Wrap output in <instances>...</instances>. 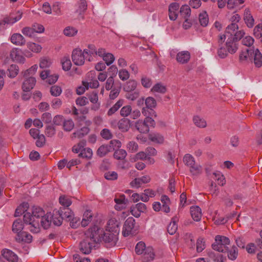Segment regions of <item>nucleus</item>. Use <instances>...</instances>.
<instances>
[{
    "label": "nucleus",
    "instance_id": "nucleus-54",
    "mask_svg": "<svg viewBox=\"0 0 262 262\" xmlns=\"http://www.w3.org/2000/svg\"><path fill=\"white\" fill-rule=\"evenodd\" d=\"M142 114L146 117H157L156 112L152 108L149 109L147 107H143L142 109Z\"/></svg>",
    "mask_w": 262,
    "mask_h": 262
},
{
    "label": "nucleus",
    "instance_id": "nucleus-10",
    "mask_svg": "<svg viewBox=\"0 0 262 262\" xmlns=\"http://www.w3.org/2000/svg\"><path fill=\"white\" fill-rule=\"evenodd\" d=\"M146 206L143 203H139L131 208L130 212L133 215L136 217L140 216L141 212H144L146 210Z\"/></svg>",
    "mask_w": 262,
    "mask_h": 262
},
{
    "label": "nucleus",
    "instance_id": "nucleus-48",
    "mask_svg": "<svg viewBox=\"0 0 262 262\" xmlns=\"http://www.w3.org/2000/svg\"><path fill=\"white\" fill-rule=\"evenodd\" d=\"M126 156V151L122 149H117L114 153V157L117 160H124Z\"/></svg>",
    "mask_w": 262,
    "mask_h": 262
},
{
    "label": "nucleus",
    "instance_id": "nucleus-9",
    "mask_svg": "<svg viewBox=\"0 0 262 262\" xmlns=\"http://www.w3.org/2000/svg\"><path fill=\"white\" fill-rule=\"evenodd\" d=\"M180 5L177 3H172L170 4L168 8L169 18L171 20H175L178 15V10Z\"/></svg>",
    "mask_w": 262,
    "mask_h": 262
},
{
    "label": "nucleus",
    "instance_id": "nucleus-63",
    "mask_svg": "<svg viewBox=\"0 0 262 262\" xmlns=\"http://www.w3.org/2000/svg\"><path fill=\"white\" fill-rule=\"evenodd\" d=\"M253 34L257 38H262V23L256 25L253 30Z\"/></svg>",
    "mask_w": 262,
    "mask_h": 262
},
{
    "label": "nucleus",
    "instance_id": "nucleus-53",
    "mask_svg": "<svg viewBox=\"0 0 262 262\" xmlns=\"http://www.w3.org/2000/svg\"><path fill=\"white\" fill-rule=\"evenodd\" d=\"M227 252H228V257L229 259L234 260H235L238 255V250L237 248L233 246L230 250H228Z\"/></svg>",
    "mask_w": 262,
    "mask_h": 262
},
{
    "label": "nucleus",
    "instance_id": "nucleus-19",
    "mask_svg": "<svg viewBox=\"0 0 262 262\" xmlns=\"http://www.w3.org/2000/svg\"><path fill=\"white\" fill-rule=\"evenodd\" d=\"M244 19L248 28H251L253 27L254 25V19L249 9H246L245 10Z\"/></svg>",
    "mask_w": 262,
    "mask_h": 262
},
{
    "label": "nucleus",
    "instance_id": "nucleus-41",
    "mask_svg": "<svg viewBox=\"0 0 262 262\" xmlns=\"http://www.w3.org/2000/svg\"><path fill=\"white\" fill-rule=\"evenodd\" d=\"M199 20L201 25L203 27L207 26L209 22L208 14L206 11H203L199 15Z\"/></svg>",
    "mask_w": 262,
    "mask_h": 262
},
{
    "label": "nucleus",
    "instance_id": "nucleus-52",
    "mask_svg": "<svg viewBox=\"0 0 262 262\" xmlns=\"http://www.w3.org/2000/svg\"><path fill=\"white\" fill-rule=\"evenodd\" d=\"M166 88L161 83L156 84L151 89V91L164 94L166 92Z\"/></svg>",
    "mask_w": 262,
    "mask_h": 262
},
{
    "label": "nucleus",
    "instance_id": "nucleus-23",
    "mask_svg": "<svg viewBox=\"0 0 262 262\" xmlns=\"http://www.w3.org/2000/svg\"><path fill=\"white\" fill-rule=\"evenodd\" d=\"M11 41L17 46H23L26 43L25 39L19 33L13 34L11 37Z\"/></svg>",
    "mask_w": 262,
    "mask_h": 262
},
{
    "label": "nucleus",
    "instance_id": "nucleus-14",
    "mask_svg": "<svg viewBox=\"0 0 262 262\" xmlns=\"http://www.w3.org/2000/svg\"><path fill=\"white\" fill-rule=\"evenodd\" d=\"M190 58V54L187 51H181L177 53L176 56L177 61L181 64L187 63Z\"/></svg>",
    "mask_w": 262,
    "mask_h": 262
},
{
    "label": "nucleus",
    "instance_id": "nucleus-51",
    "mask_svg": "<svg viewBox=\"0 0 262 262\" xmlns=\"http://www.w3.org/2000/svg\"><path fill=\"white\" fill-rule=\"evenodd\" d=\"M137 86V83L135 80H129L124 85L123 89L126 92H131L135 90Z\"/></svg>",
    "mask_w": 262,
    "mask_h": 262
},
{
    "label": "nucleus",
    "instance_id": "nucleus-12",
    "mask_svg": "<svg viewBox=\"0 0 262 262\" xmlns=\"http://www.w3.org/2000/svg\"><path fill=\"white\" fill-rule=\"evenodd\" d=\"M3 257L10 262H17L18 259L17 255L9 249H4L2 251Z\"/></svg>",
    "mask_w": 262,
    "mask_h": 262
},
{
    "label": "nucleus",
    "instance_id": "nucleus-64",
    "mask_svg": "<svg viewBox=\"0 0 262 262\" xmlns=\"http://www.w3.org/2000/svg\"><path fill=\"white\" fill-rule=\"evenodd\" d=\"M132 107L129 105L123 106L120 110V115L122 117H127L132 113Z\"/></svg>",
    "mask_w": 262,
    "mask_h": 262
},
{
    "label": "nucleus",
    "instance_id": "nucleus-6",
    "mask_svg": "<svg viewBox=\"0 0 262 262\" xmlns=\"http://www.w3.org/2000/svg\"><path fill=\"white\" fill-rule=\"evenodd\" d=\"M86 55L80 49H75L73 50L72 53V59L73 63L77 66L83 65L86 59Z\"/></svg>",
    "mask_w": 262,
    "mask_h": 262
},
{
    "label": "nucleus",
    "instance_id": "nucleus-4",
    "mask_svg": "<svg viewBox=\"0 0 262 262\" xmlns=\"http://www.w3.org/2000/svg\"><path fill=\"white\" fill-rule=\"evenodd\" d=\"M135 223V220L132 217L127 218L125 221L122 230V234L124 237L136 233Z\"/></svg>",
    "mask_w": 262,
    "mask_h": 262
},
{
    "label": "nucleus",
    "instance_id": "nucleus-38",
    "mask_svg": "<svg viewBox=\"0 0 262 262\" xmlns=\"http://www.w3.org/2000/svg\"><path fill=\"white\" fill-rule=\"evenodd\" d=\"M123 100H119L107 112V115L110 116L115 114L123 105Z\"/></svg>",
    "mask_w": 262,
    "mask_h": 262
},
{
    "label": "nucleus",
    "instance_id": "nucleus-30",
    "mask_svg": "<svg viewBox=\"0 0 262 262\" xmlns=\"http://www.w3.org/2000/svg\"><path fill=\"white\" fill-rule=\"evenodd\" d=\"M11 59L18 62L24 63L25 61V58L20 55L17 50H13L11 52L10 55Z\"/></svg>",
    "mask_w": 262,
    "mask_h": 262
},
{
    "label": "nucleus",
    "instance_id": "nucleus-43",
    "mask_svg": "<svg viewBox=\"0 0 262 262\" xmlns=\"http://www.w3.org/2000/svg\"><path fill=\"white\" fill-rule=\"evenodd\" d=\"M61 63L64 71H68L71 69L72 63L69 57H63L61 59Z\"/></svg>",
    "mask_w": 262,
    "mask_h": 262
},
{
    "label": "nucleus",
    "instance_id": "nucleus-35",
    "mask_svg": "<svg viewBox=\"0 0 262 262\" xmlns=\"http://www.w3.org/2000/svg\"><path fill=\"white\" fill-rule=\"evenodd\" d=\"M111 151V147L110 146H108V145H102L98 148L97 151V154L100 157H103Z\"/></svg>",
    "mask_w": 262,
    "mask_h": 262
},
{
    "label": "nucleus",
    "instance_id": "nucleus-56",
    "mask_svg": "<svg viewBox=\"0 0 262 262\" xmlns=\"http://www.w3.org/2000/svg\"><path fill=\"white\" fill-rule=\"evenodd\" d=\"M55 133L56 129L53 125H49L46 127L45 134L48 137H53Z\"/></svg>",
    "mask_w": 262,
    "mask_h": 262
},
{
    "label": "nucleus",
    "instance_id": "nucleus-50",
    "mask_svg": "<svg viewBox=\"0 0 262 262\" xmlns=\"http://www.w3.org/2000/svg\"><path fill=\"white\" fill-rule=\"evenodd\" d=\"M59 202L63 206L62 207H68L72 204V201L70 198L66 195L60 196L59 199Z\"/></svg>",
    "mask_w": 262,
    "mask_h": 262
},
{
    "label": "nucleus",
    "instance_id": "nucleus-29",
    "mask_svg": "<svg viewBox=\"0 0 262 262\" xmlns=\"http://www.w3.org/2000/svg\"><path fill=\"white\" fill-rule=\"evenodd\" d=\"M32 214L33 219L36 218L37 219V221H38V219H39L40 217H41L43 215H45V211L40 207L34 206L32 209Z\"/></svg>",
    "mask_w": 262,
    "mask_h": 262
},
{
    "label": "nucleus",
    "instance_id": "nucleus-33",
    "mask_svg": "<svg viewBox=\"0 0 262 262\" xmlns=\"http://www.w3.org/2000/svg\"><path fill=\"white\" fill-rule=\"evenodd\" d=\"M24 228V225L21 220L20 219L16 220L12 225V231L13 232L18 234L22 232V230Z\"/></svg>",
    "mask_w": 262,
    "mask_h": 262
},
{
    "label": "nucleus",
    "instance_id": "nucleus-58",
    "mask_svg": "<svg viewBox=\"0 0 262 262\" xmlns=\"http://www.w3.org/2000/svg\"><path fill=\"white\" fill-rule=\"evenodd\" d=\"M74 126V123L72 119L63 121V128L64 130L70 132L73 128Z\"/></svg>",
    "mask_w": 262,
    "mask_h": 262
},
{
    "label": "nucleus",
    "instance_id": "nucleus-24",
    "mask_svg": "<svg viewBox=\"0 0 262 262\" xmlns=\"http://www.w3.org/2000/svg\"><path fill=\"white\" fill-rule=\"evenodd\" d=\"M114 201L116 203L115 206V209L120 210L125 208L127 201L125 200V195L122 194L119 198H115Z\"/></svg>",
    "mask_w": 262,
    "mask_h": 262
},
{
    "label": "nucleus",
    "instance_id": "nucleus-40",
    "mask_svg": "<svg viewBox=\"0 0 262 262\" xmlns=\"http://www.w3.org/2000/svg\"><path fill=\"white\" fill-rule=\"evenodd\" d=\"M89 132V128L87 127L81 128L80 130L73 133L72 138H81L87 135Z\"/></svg>",
    "mask_w": 262,
    "mask_h": 262
},
{
    "label": "nucleus",
    "instance_id": "nucleus-44",
    "mask_svg": "<svg viewBox=\"0 0 262 262\" xmlns=\"http://www.w3.org/2000/svg\"><path fill=\"white\" fill-rule=\"evenodd\" d=\"M145 244L143 242H138L135 247V252L138 255L143 254L146 249Z\"/></svg>",
    "mask_w": 262,
    "mask_h": 262
},
{
    "label": "nucleus",
    "instance_id": "nucleus-13",
    "mask_svg": "<svg viewBox=\"0 0 262 262\" xmlns=\"http://www.w3.org/2000/svg\"><path fill=\"white\" fill-rule=\"evenodd\" d=\"M15 239L18 243H30L32 240V236L28 232L23 231L17 234Z\"/></svg>",
    "mask_w": 262,
    "mask_h": 262
},
{
    "label": "nucleus",
    "instance_id": "nucleus-59",
    "mask_svg": "<svg viewBox=\"0 0 262 262\" xmlns=\"http://www.w3.org/2000/svg\"><path fill=\"white\" fill-rule=\"evenodd\" d=\"M183 161L185 164L189 167L192 166L195 163L194 158L189 154H186L184 156Z\"/></svg>",
    "mask_w": 262,
    "mask_h": 262
},
{
    "label": "nucleus",
    "instance_id": "nucleus-17",
    "mask_svg": "<svg viewBox=\"0 0 262 262\" xmlns=\"http://www.w3.org/2000/svg\"><path fill=\"white\" fill-rule=\"evenodd\" d=\"M62 211L63 212L62 210H54L53 212V214L52 216V220L53 221V223L55 226H60L62 224V220L63 219L62 218L61 214Z\"/></svg>",
    "mask_w": 262,
    "mask_h": 262
},
{
    "label": "nucleus",
    "instance_id": "nucleus-55",
    "mask_svg": "<svg viewBox=\"0 0 262 262\" xmlns=\"http://www.w3.org/2000/svg\"><path fill=\"white\" fill-rule=\"evenodd\" d=\"M145 103L146 104V107L149 109H153L156 107L157 105V102L155 98L151 97H147L145 100Z\"/></svg>",
    "mask_w": 262,
    "mask_h": 262
},
{
    "label": "nucleus",
    "instance_id": "nucleus-26",
    "mask_svg": "<svg viewBox=\"0 0 262 262\" xmlns=\"http://www.w3.org/2000/svg\"><path fill=\"white\" fill-rule=\"evenodd\" d=\"M178 221H179L178 217L177 216H175L172 218L171 222L168 225L167 232L170 235H173L176 232V231L178 229V226L176 223Z\"/></svg>",
    "mask_w": 262,
    "mask_h": 262
},
{
    "label": "nucleus",
    "instance_id": "nucleus-49",
    "mask_svg": "<svg viewBox=\"0 0 262 262\" xmlns=\"http://www.w3.org/2000/svg\"><path fill=\"white\" fill-rule=\"evenodd\" d=\"M93 155V152L91 148H83L82 150L80 152L78 156L82 158H85L86 159H90L92 158Z\"/></svg>",
    "mask_w": 262,
    "mask_h": 262
},
{
    "label": "nucleus",
    "instance_id": "nucleus-1",
    "mask_svg": "<svg viewBox=\"0 0 262 262\" xmlns=\"http://www.w3.org/2000/svg\"><path fill=\"white\" fill-rule=\"evenodd\" d=\"M97 231L98 226H94L85 231V237L79 244V249L82 253L89 254L95 244L99 243L100 238Z\"/></svg>",
    "mask_w": 262,
    "mask_h": 262
},
{
    "label": "nucleus",
    "instance_id": "nucleus-45",
    "mask_svg": "<svg viewBox=\"0 0 262 262\" xmlns=\"http://www.w3.org/2000/svg\"><path fill=\"white\" fill-rule=\"evenodd\" d=\"M191 13V10L189 6L183 5L180 10V15L183 17L185 19L188 18Z\"/></svg>",
    "mask_w": 262,
    "mask_h": 262
},
{
    "label": "nucleus",
    "instance_id": "nucleus-46",
    "mask_svg": "<svg viewBox=\"0 0 262 262\" xmlns=\"http://www.w3.org/2000/svg\"><path fill=\"white\" fill-rule=\"evenodd\" d=\"M19 68L16 64H11L8 69L9 77L14 78L18 74Z\"/></svg>",
    "mask_w": 262,
    "mask_h": 262
},
{
    "label": "nucleus",
    "instance_id": "nucleus-3",
    "mask_svg": "<svg viewBox=\"0 0 262 262\" xmlns=\"http://www.w3.org/2000/svg\"><path fill=\"white\" fill-rule=\"evenodd\" d=\"M215 242L212 245L213 250L219 252L225 253L228 250L227 245L230 244V239L224 236L217 235L215 238Z\"/></svg>",
    "mask_w": 262,
    "mask_h": 262
},
{
    "label": "nucleus",
    "instance_id": "nucleus-2",
    "mask_svg": "<svg viewBox=\"0 0 262 262\" xmlns=\"http://www.w3.org/2000/svg\"><path fill=\"white\" fill-rule=\"evenodd\" d=\"M98 232H99V236L100 238V242L103 241L106 244L107 247H111L116 245L118 238V234L110 232L108 231L103 230L98 227Z\"/></svg>",
    "mask_w": 262,
    "mask_h": 262
},
{
    "label": "nucleus",
    "instance_id": "nucleus-7",
    "mask_svg": "<svg viewBox=\"0 0 262 262\" xmlns=\"http://www.w3.org/2000/svg\"><path fill=\"white\" fill-rule=\"evenodd\" d=\"M120 224V222L115 218H112L108 220L105 230L119 234Z\"/></svg>",
    "mask_w": 262,
    "mask_h": 262
},
{
    "label": "nucleus",
    "instance_id": "nucleus-27",
    "mask_svg": "<svg viewBox=\"0 0 262 262\" xmlns=\"http://www.w3.org/2000/svg\"><path fill=\"white\" fill-rule=\"evenodd\" d=\"M154 249L151 247H147L144 253V257L142 262H149L152 260L155 257Z\"/></svg>",
    "mask_w": 262,
    "mask_h": 262
},
{
    "label": "nucleus",
    "instance_id": "nucleus-16",
    "mask_svg": "<svg viewBox=\"0 0 262 262\" xmlns=\"http://www.w3.org/2000/svg\"><path fill=\"white\" fill-rule=\"evenodd\" d=\"M226 49L228 53L234 54L238 49L237 42L228 37L226 42Z\"/></svg>",
    "mask_w": 262,
    "mask_h": 262
},
{
    "label": "nucleus",
    "instance_id": "nucleus-42",
    "mask_svg": "<svg viewBox=\"0 0 262 262\" xmlns=\"http://www.w3.org/2000/svg\"><path fill=\"white\" fill-rule=\"evenodd\" d=\"M92 218V213L91 211L86 210L84 212L83 216V219L81 221L82 226L85 227L89 224V223L91 221Z\"/></svg>",
    "mask_w": 262,
    "mask_h": 262
},
{
    "label": "nucleus",
    "instance_id": "nucleus-31",
    "mask_svg": "<svg viewBox=\"0 0 262 262\" xmlns=\"http://www.w3.org/2000/svg\"><path fill=\"white\" fill-rule=\"evenodd\" d=\"M148 138L151 141L159 144L163 143L164 141V137L157 133L149 134Z\"/></svg>",
    "mask_w": 262,
    "mask_h": 262
},
{
    "label": "nucleus",
    "instance_id": "nucleus-8",
    "mask_svg": "<svg viewBox=\"0 0 262 262\" xmlns=\"http://www.w3.org/2000/svg\"><path fill=\"white\" fill-rule=\"evenodd\" d=\"M26 79L22 84V89L24 92H29L34 87L36 83V79L33 77H25Z\"/></svg>",
    "mask_w": 262,
    "mask_h": 262
},
{
    "label": "nucleus",
    "instance_id": "nucleus-60",
    "mask_svg": "<svg viewBox=\"0 0 262 262\" xmlns=\"http://www.w3.org/2000/svg\"><path fill=\"white\" fill-rule=\"evenodd\" d=\"M126 148L129 152H135L138 150V145L135 141H129L126 145Z\"/></svg>",
    "mask_w": 262,
    "mask_h": 262
},
{
    "label": "nucleus",
    "instance_id": "nucleus-37",
    "mask_svg": "<svg viewBox=\"0 0 262 262\" xmlns=\"http://www.w3.org/2000/svg\"><path fill=\"white\" fill-rule=\"evenodd\" d=\"M238 29V25L236 23H232L226 28L225 33L228 38L231 37Z\"/></svg>",
    "mask_w": 262,
    "mask_h": 262
},
{
    "label": "nucleus",
    "instance_id": "nucleus-22",
    "mask_svg": "<svg viewBox=\"0 0 262 262\" xmlns=\"http://www.w3.org/2000/svg\"><path fill=\"white\" fill-rule=\"evenodd\" d=\"M207 255L209 257L215 262H224L226 260V256L219 253H215L213 251H208Z\"/></svg>",
    "mask_w": 262,
    "mask_h": 262
},
{
    "label": "nucleus",
    "instance_id": "nucleus-25",
    "mask_svg": "<svg viewBox=\"0 0 262 262\" xmlns=\"http://www.w3.org/2000/svg\"><path fill=\"white\" fill-rule=\"evenodd\" d=\"M190 213L194 221L196 222L200 221L202 217V211L199 206L191 207L190 208Z\"/></svg>",
    "mask_w": 262,
    "mask_h": 262
},
{
    "label": "nucleus",
    "instance_id": "nucleus-15",
    "mask_svg": "<svg viewBox=\"0 0 262 262\" xmlns=\"http://www.w3.org/2000/svg\"><path fill=\"white\" fill-rule=\"evenodd\" d=\"M83 50L86 55V59L89 61H92L93 60V56H95L97 52L95 46L92 44L89 45L88 48Z\"/></svg>",
    "mask_w": 262,
    "mask_h": 262
},
{
    "label": "nucleus",
    "instance_id": "nucleus-11",
    "mask_svg": "<svg viewBox=\"0 0 262 262\" xmlns=\"http://www.w3.org/2000/svg\"><path fill=\"white\" fill-rule=\"evenodd\" d=\"M23 13L19 11L10 13L8 16L5 17L7 24H12L18 21L22 17Z\"/></svg>",
    "mask_w": 262,
    "mask_h": 262
},
{
    "label": "nucleus",
    "instance_id": "nucleus-57",
    "mask_svg": "<svg viewBox=\"0 0 262 262\" xmlns=\"http://www.w3.org/2000/svg\"><path fill=\"white\" fill-rule=\"evenodd\" d=\"M206 248L204 239L201 237H199L196 241V251L201 252Z\"/></svg>",
    "mask_w": 262,
    "mask_h": 262
},
{
    "label": "nucleus",
    "instance_id": "nucleus-62",
    "mask_svg": "<svg viewBox=\"0 0 262 262\" xmlns=\"http://www.w3.org/2000/svg\"><path fill=\"white\" fill-rule=\"evenodd\" d=\"M82 84L84 87H85L86 90H88L89 87L93 89L97 88L99 85L97 80H94L90 82L82 81Z\"/></svg>",
    "mask_w": 262,
    "mask_h": 262
},
{
    "label": "nucleus",
    "instance_id": "nucleus-36",
    "mask_svg": "<svg viewBox=\"0 0 262 262\" xmlns=\"http://www.w3.org/2000/svg\"><path fill=\"white\" fill-rule=\"evenodd\" d=\"M29 204L27 202H23L16 209L15 211V216H18L23 213H25L29 208Z\"/></svg>",
    "mask_w": 262,
    "mask_h": 262
},
{
    "label": "nucleus",
    "instance_id": "nucleus-32",
    "mask_svg": "<svg viewBox=\"0 0 262 262\" xmlns=\"http://www.w3.org/2000/svg\"><path fill=\"white\" fill-rule=\"evenodd\" d=\"M244 2L243 0H228L226 1L227 7L229 9H236Z\"/></svg>",
    "mask_w": 262,
    "mask_h": 262
},
{
    "label": "nucleus",
    "instance_id": "nucleus-39",
    "mask_svg": "<svg viewBox=\"0 0 262 262\" xmlns=\"http://www.w3.org/2000/svg\"><path fill=\"white\" fill-rule=\"evenodd\" d=\"M59 210H62L63 211V212L62 211V214H61L63 219H67L69 221L72 219L73 216V212L69 208L61 207Z\"/></svg>",
    "mask_w": 262,
    "mask_h": 262
},
{
    "label": "nucleus",
    "instance_id": "nucleus-21",
    "mask_svg": "<svg viewBox=\"0 0 262 262\" xmlns=\"http://www.w3.org/2000/svg\"><path fill=\"white\" fill-rule=\"evenodd\" d=\"M118 127L122 132H127L130 127V120L125 118L120 119L118 123Z\"/></svg>",
    "mask_w": 262,
    "mask_h": 262
},
{
    "label": "nucleus",
    "instance_id": "nucleus-61",
    "mask_svg": "<svg viewBox=\"0 0 262 262\" xmlns=\"http://www.w3.org/2000/svg\"><path fill=\"white\" fill-rule=\"evenodd\" d=\"M27 47L30 50L35 53L40 52L42 49L41 46L34 42H28Z\"/></svg>",
    "mask_w": 262,
    "mask_h": 262
},
{
    "label": "nucleus",
    "instance_id": "nucleus-5",
    "mask_svg": "<svg viewBox=\"0 0 262 262\" xmlns=\"http://www.w3.org/2000/svg\"><path fill=\"white\" fill-rule=\"evenodd\" d=\"M24 222L31 225L30 231L34 233H38L40 230L39 221L33 219L32 214L30 212H26L24 215Z\"/></svg>",
    "mask_w": 262,
    "mask_h": 262
},
{
    "label": "nucleus",
    "instance_id": "nucleus-20",
    "mask_svg": "<svg viewBox=\"0 0 262 262\" xmlns=\"http://www.w3.org/2000/svg\"><path fill=\"white\" fill-rule=\"evenodd\" d=\"M252 56L255 67L257 68L261 67L262 66V54L259 50L256 49L254 51L253 50Z\"/></svg>",
    "mask_w": 262,
    "mask_h": 262
},
{
    "label": "nucleus",
    "instance_id": "nucleus-34",
    "mask_svg": "<svg viewBox=\"0 0 262 262\" xmlns=\"http://www.w3.org/2000/svg\"><path fill=\"white\" fill-rule=\"evenodd\" d=\"M252 50L246 49L245 51H242L239 56L240 61L242 62L247 60L248 58L250 60L252 59Z\"/></svg>",
    "mask_w": 262,
    "mask_h": 262
},
{
    "label": "nucleus",
    "instance_id": "nucleus-47",
    "mask_svg": "<svg viewBox=\"0 0 262 262\" xmlns=\"http://www.w3.org/2000/svg\"><path fill=\"white\" fill-rule=\"evenodd\" d=\"M194 124L198 127L204 128L207 125L206 121L198 116H195L193 119Z\"/></svg>",
    "mask_w": 262,
    "mask_h": 262
},
{
    "label": "nucleus",
    "instance_id": "nucleus-28",
    "mask_svg": "<svg viewBox=\"0 0 262 262\" xmlns=\"http://www.w3.org/2000/svg\"><path fill=\"white\" fill-rule=\"evenodd\" d=\"M135 127L140 133L142 134H146L149 130V128L142 120H138L135 123Z\"/></svg>",
    "mask_w": 262,
    "mask_h": 262
},
{
    "label": "nucleus",
    "instance_id": "nucleus-18",
    "mask_svg": "<svg viewBox=\"0 0 262 262\" xmlns=\"http://www.w3.org/2000/svg\"><path fill=\"white\" fill-rule=\"evenodd\" d=\"M52 214L49 212L46 214H45L43 216L41 217L40 225L45 229H48L52 223Z\"/></svg>",
    "mask_w": 262,
    "mask_h": 262
}]
</instances>
